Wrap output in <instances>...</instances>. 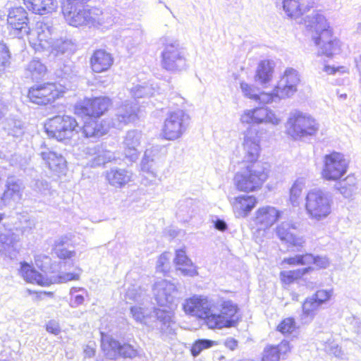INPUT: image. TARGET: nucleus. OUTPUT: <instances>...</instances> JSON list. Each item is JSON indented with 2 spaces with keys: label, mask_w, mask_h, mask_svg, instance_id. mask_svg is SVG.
Returning <instances> with one entry per match:
<instances>
[{
  "label": "nucleus",
  "mask_w": 361,
  "mask_h": 361,
  "mask_svg": "<svg viewBox=\"0 0 361 361\" xmlns=\"http://www.w3.org/2000/svg\"><path fill=\"white\" fill-rule=\"evenodd\" d=\"M112 99L107 96L85 97L73 106V113L82 118L80 126L77 119L68 114H57L47 118L43 130L47 137L65 145L75 140L80 130L85 138H99L105 135L109 125L99 118L112 106Z\"/></svg>",
  "instance_id": "obj_1"
},
{
  "label": "nucleus",
  "mask_w": 361,
  "mask_h": 361,
  "mask_svg": "<svg viewBox=\"0 0 361 361\" xmlns=\"http://www.w3.org/2000/svg\"><path fill=\"white\" fill-rule=\"evenodd\" d=\"M262 132L250 127L245 132L243 145L246 150V161L249 165L233 176V184L237 191L249 193L259 190L269 178V170L256 164L259 156V142Z\"/></svg>",
  "instance_id": "obj_2"
},
{
  "label": "nucleus",
  "mask_w": 361,
  "mask_h": 361,
  "mask_svg": "<svg viewBox=\"0 0 361 361\" xmlns=\"http://www.w3.org/2000/svg\"><path fill=\"white\" fill-rule=\"evenodd\" d=\"M307 31L322 54L332 56L341 49V42L321 11H317L304 20Z\"/></svg>",
  "instance_id": "obj_3"
},
{
  "label": "nucleus",
  "mask_w": 361,
  "mask_h": 361,
  "mask_svg": "<svg viewBox=\"0 0 361 361\" xmlns=\"http://www.w3.org/2000/svg\"><path fill=\"white\" fill-rule=\"evenodd\" d=\"M329 264L330 261L326 257L314 255L310 252L286 257L280 262L281 268L285 269L286 266H302L304 267L291 270H281L279 273L280 281L283 286H289L302 280L305 275L314 271L324 269Z\"/></svg>",
  "instance_id": "obj_4"
},
{
  "label": "nucleus",
  "mask_w": 361,
  "mask_h": 361,
  "mask_svg": "<svg viewBox=\"0 0 361 361\" xmlns=\"http://www.w3.org/2000/svg\"><path fill=\"white\" fill-rule=\"evenodd\" d=\"M280 81L282 82V86L276 85L271 92L256 93V87L245 82H240V88L245 97L259 103L268 104L272 102L276 98L285 99L292 96L296 92L297 86L300 80L295 70L287 68Z\"/></svg>",
  "instance_id": "obj_5"
},
{
  "label": "nucleus",
  "mask_w": 361,
  "mask_h": 361,
  "mask_svg": "<svg viewBox=\"0 0 361 361\" xmlns=\"http://www.w3.org/2000/svg\"><path fill=\"white\" fill-rule=\"evenodd\" d=\"M77 0H66L62 5V13L71 26H92L100 23L103 12L97 8L79 9Z\"/></svg>",
  "instance_id": "obj_6"
},
{
  "label": "nucleus",
  "mask_w": 361,
  "mask_h": 361,
  "mask_svg": "<svg viewBox=\"0 0 361 361\" xmlns=\"http://www.w3.org/2000/svg\"><path fill=\"white\" fill-rule=\"evenodd\" d=\"M65 90L54 82H35L27 88L26 98L27 102L39 106L53 105L58 99L63 97Z\"/></svg>",
  "instance_id": "obj_7"
},
{
  "label": "nucleus",
  "mask_w": 361,
  "mask_h": 361,
  "mask_svg": "<svg viewBox=\"0 0 361 361\" xmlns=\"http://www.w3.org/2000/svg\"><path fill=\"white\" fill-rule=\"evenodd\" d=\"M305 209L310 218L321 220L331 213V201L323 191L310 190L305 197Z\"/></svg>",
  "instance_id": "obj_8"
},
{
  "label": "nucleus",
  "mask_w": 361,
  "mask_h": 361,
  "mask_svg": "<svg viewBox=\"0 0 361 361\" xmlns=\"http://www.w3.org/2000/svg\"><path fill=\"white\" fill-rule=\"evenodd\" d=\"M317 130L315 120L301 113L293 115L288 121L286 134L292 139L296 140L312 135Z\"/></svg>",
  "instance_id": "obj_9"
},
{
  "label": "nucleus",
  "mask_w": 361,
  "mask_h": 361,
  "mask_svg": "<svg viewBox=\"0 0 361 361\" xmlns=\"http://www.w3.org/2000/svg\"><path fill=\"white\" fill-rule=\"evenodd\" d=\"M348 167V162L343 154L331 152L324 157L322 177L326 180H338L346 173Z\"/></svg>",
  "instance_id": "obj_10"
},
{
  "label": "nucleus",
  "mask_w": 361,
  "mask_h": 361,
  "mask_svg": "<svg viewBox=\"0 0 361 361\" xmlns=\"http://www.w3.org/2000/svg\"><path fill=\"white\" fill-rule=\"evenodd\" d=\"M188 118V116L182 110L170 112L163 125V137L168 140L179 138L185 131Z\"/></svg>",
  "instance_id": "obj_11"
},
{
  "label": "nucleus",
  "mask_w": 361,
  "mask_h": 361,
  "mask_svg": "<svg viewBox=\"0 0 361 361\" xmlns=\"http://www.w3.org/2000/svg\"><path fill=\"white\" fill-rule=\"evenodd\" d=\"M240 121L243 124L253 126L262 123L276 125L281 120L268 108L258 106L244 111L240 116Z\"/></svg>",
  "instance_id": "obj_12"
},
{
  "label": "nucleus",
  "mask_w": 361,
  "mask_h": 361,
  "mask_svg": "<svg viewBox=\"0 0 361 361\" xmlns=\"http://www.w3.org/2000/svg\"><path fill=\"white\" fill-rule=\"evenodd\" d=\"M36 269L32 264L23 261L20 262L18 274L27 283L47 287L54 283L51 278L43 274V268L37 264Z\"/></svg>",
  "instance_id": "obj_13"
},
{
  "label": "nucleus",
  "mask_w": 361,
  "mask_h": 361,
  "mask_svg": "<svg viewBox=\"0 0 361 361\" xmlns=\"http://www.w3.org/2000/svg\"><path fill=\"white\" fill-rule=\"evenodd\" d=\"M27 35L30 46L37 51L48 49L51 45V32L47 24L37 22L32 29H30Z\"/></svg>",
  "instance_id": "obj_14"
},
{
  "label": "nucleus",
  "mask_w": 361,
  "mask_h": 361,
  "mask_svg": "<svg viewBox=\"0 0 361 361\" xmlns=\"http://www.w3.org/2000/svg\"><path fill=\"white\" fill-rule=\"evenodd\" d=\"M101 348L106 355L113 354L111 359H116L118 357L133 358L137 355V350L131 345L121 344L118 341L109 337L102 338Z\"/></svg>",
  "instance_id": "obj_15"
},
{
  "label": "nucleus",
  "mask_w": 361,
  "mask_h": 361,
  "mask_svg": "<svg viewBox=\"0 0 361 361\" xmlns=\"http://www.w3.org/2000/svg\"><path fill=\"white\" fill-rule=\"evenodd\" d=\"M7 24L19 37L27 34L30 27L29 17L25 8L20 6L11 8L8 14Z\"/></svg>",
  "instance_id": "obj_16"
},
{
  "label": "nucleus",
  "mask_w": 361,
  "mask_h": 361,
  "mask_svg": "<svg viewBox=\"0 0 361 361\" xmlns=\"http://www.w3.org/2000/svg\"><path fill=\"white\" fill-rule=\"evenodd\" d=\"M114 63L113 54L105 49H96L92 51L90 59V68L94 73H102L109 71Z\"/></svg>",
  "instance_id": "obj_17"
},
{
  "label": "nucleus",
  "mask_w": 361,
  "mask_h": 361,
  "mask_svg": "<svg viewBox=\"0 0 361 361\" xmlns=\"http://www.w3.org/2000/svg\"><path fill=\"white\" fill-rule=\"evenodd\" d=\"M212 305L206 297L193 295L187 298L183 305V310L185 314L202 319L205 314L212 311Z\"/></svg>",
  "instance_id": "obj_18"
},
{
  "label": "nucleus",
  "mask_w": 361,
  "mask_h": 361,
  "mask_svg": "<svg viewBox=\"0 0 361 361\" xmlns=\"http://www.w3.org/2000/svg\"><path fill=\"white\" fill-rule=\"evenodd\" d=\"M46 166L58 177L66 174L68 166L67 161L61 154L53 150L47 149L39 154Z\"/></svg>",
  "instance_id": "obj_19"
},
{
  "label": "nucleus",
  "mask_w": 361,
  "mask_h": 361,
  "mask_svg": "<svg viewBox=\"0 0 361 361\" xmlns=\"http://www.w3.org/2000/svg\"><path fill=\"white\" fill-rule=\"evenodd\" d=\"M279 238L288 246L302 247L305 243L302 237L299 235L297 228L289 224H281L276 228Z\"/></svg>",
  "instance_id": "obj_20"
},
{
  "label": "nucleus",
  "mask_w": 361,
  "mask_h": 361,
  "mask_svg": "<svg viewBox=\"0 0 361 361\" xmlns=\"http://www.w3.org/2000/svg\"><path fill=\"white\" fill-rule=\"evenodd\" d=\"M282 212L271 206L259 207L255 212V221L263 229H268L281 217Z\"/></svg>",
  "instance_id": "obj_21"
},
{
  "label": "nucleus",
  "mask_w": 361,
  "mask_h": 361,
  "mask_svg": "<svg viewBox=\"0 0 361 361\" xmlns=\"http://www.w3.org/2000/svg\"><path fill=\"white\" fill-rule=\"evenodd\" d=\"M290 343L287 340H282L276 345H267L263 350L261 361H280L290 352Z\"/></svg>",
  "instance_id": "obj_22"
},
{
  "label": "nucleus",
  "mask_w": 361,
  "mask_h": 361,
  "mask_svg": "<svg viewBox=\"0 0 361 361\" xmlns=\"http://www.w3.org/2000/svg\"><path fill=\"white\" fill-rule=\"evenodd\" d=\"M257 204V199L254 195H241L233 199L232 207L238 217L247 216Z\"/></svg>",
  "instance_id": "obj_23"
},
{
  "label": "nucleus",
  "mask_w": 361,
  "mask_h": 361,
  "mask_svg": "<svg viewBox=\"0 0 361 361\" xmlns=\"http://www.w3.org/2000/svg\"><path fill=\"white\" fill-rule=\"evenodd\" d=\"M220 314L226 328L235 327L241 321V314L238 305L231 300L224 301L221 304Z\"/></svg>",
  "instance_id": "obj_24"
},
{
  "label": "nucleus",
  "mask_w": 361,
  "mask_h": 361,
  "mask_svg": "<svg viewBox=\"0 0 361 361\" xmlns=\"http://www.w3.org/2000/svg\"><path fill=\"white\" fill-rule=\"evenodd\" d=\"M25 8L32 14L47 15L56 8V0H22Z\"/></svg>",
  "instance_id": "obj_25"
},
{
  "label": "nucleus",
  "mask_w": 361,
  "mask_h": 361,
  "mask_svg": "<svg viewBox=\"0 0 361 361\" xmlns=\"http://www.w3.org/2000/svg\"><path fill=\"white\" fill-rule=\"evenodd\" d=\"M283 8L286 13L292 18H299L314 6V2H307L305 0H283Z\"/></svg>",
  "instance_id": "obj_26"
},
{
  "label": "nucleus",
  "mask_w": 361,
  "mask_h": 361,
  "mask_svg": "<svg viewBox=\"0 0 361 361\" xmlns=\"http://www.w3.org/2000/svg\"><path fill=\"white\" fill-rule=\"evenodd\" d=\"M274 62L269 59L259 61L257 65L255 80L262 85H266L272 80Z\"/></svg>",
  "instance_id": "obj_27"
},
{
  "label": "nucleus",
  "mask_w": 361,
  "mask_h": 361,
  "mask_svg": "<svg viewBox=\"0 0 361 361\" xmlns=\"http://www.w3.org/2000/svg\"><path fill=\"white\" fill-rule=\"evenodd\" d=\"M70 239L67 236H63L56 240L53 245V252L60 259L66 261L75 257L76 253L70 249Z\"/></svg>",
  "instance_id": "obj_28"
},
{
  "label": "nucleus",
  "mask_w": 361,
  "mask_h": 361,
  "mask_svg": "<svg viewBox=\"0 0 361 361\" xmlns=\"http://www.w3.org/2000/svg\"><path fill=\"white\" fill-rule=\"evenodd\" d=\"M183 61L182 56H180L178 49L171 45L166 48L162 54L163 67L169 71L176 69L179 66L178 62Z\"/></svg>",
  "instance_id": "obj_29"
},
{
  "label": "nucleus",
  "mask_w": 361,
  "mask_h": 361,
  "mask_svg": "<svg viewBox=\"0 0 361 361\" xmlns=\"http://www.w3.org/2000/svg\"><path fill=\"white\" fill-rule=\"evenodd\" d=\"M299 329V325L294 317H286L279 321L276 331L284 336H290Z\"/></svg>",
  "instance_id": "obj_30"
},
{
  "label": "nucleus",
  "mask_w": 361,
  "mask_h": 361,
  "mask_svg": "<svg viewBox=\"0 0 361 361\" xmlns=\"http://www.w3.org/2000/svg\"><path fill=\"white\" fill-rule=\"evenodd\" d=\"M106 178L111 185L121 188L130 181V176L126 170L114 169L107 173Z\"/></svg>",
  "instance_id": "obj_31"
},
{
  "label": "nucleus",
  "mask_w": 361,
  "mask_h": 361,
  "mask_svg": "<svg viewBox=\"0 0 361 361\" xmlns=\"http://www.w3.org/2000/svg\"><path fill=\"white\" fill-rule=\"evenodd\" d=\"M202 319L204 324L209 329L214 330L226 328V324L220 313H212L211 311L209 313L205 314Z\"/></svg>",
  "instance_id": "obj_32"
},
{
  "label": "nucleus",
  "mask_w": 361,
  "mask_h": 361,
  "mask_svg": "<svg viewBox=\"0 0 361 361\" xmlns=\"http://www.w3.org/2000/svg\"><path fill=\"white\" fill-rule=\"evenodd\" d=\"M27 71L32 80L43 77L47 73L46 66L39 60H32L27 66Z\"/></svg>",
  "instance_id": "obj_33"
},
{
  "label": "nucleus",
  "mask_w": 361,
  "mask_h": 361,
  "mask_svg": "<svg viewBox=\"0 0 361 361\" xmlns=\"http://www.w3.org/2000/svg\"><path fill=\"white\" fill-rule=\"evenodd\" d=\"M321 305L312 298H306L302 305V314L312 319L318 312Z\"/></svg>",
  "instance_id": "obj_34"
},
{
  "label": "nucleus",
  "mask_w": 361,
  "mask_h": 361,
  "mask_svg": "<svg viewBox=\"0 0 361 361\" xmlns=\"http://www.w3.org/2000/svg\"><path fill=\"white\" fill-rule=\"evenodd\" d=\"M215 345H216L215 341L209 339H197L192 343L190 351L193 357H196L202 350L210 348Z\"/></svg>",
  "instance_id": "obj_35"
},
{
  "label": "nucleus",
  "mask_w": 361,
  "mask_h": 361,
  "mask_svg": "<svg viewBox=\"0 0 361 361\" xmlns=\"http://www.w3.org/2000/svg\"><path fill=\"white\" fill-rule=\"evenodd\" d=\"M11 53L8 47L0 42V73L5 72L11 65Z\"/></svg>",
  "instance_id": "obj_36"
},
{
  "label": "nucleus",
  "mask_w": 361,
  "mask_h": 361,
  "mask_svg": "<svg viewBox=\"0 0 361 361\" xmlns=\"http://www.w3.org/2000/svg\"><path fill=\"white\" fill-rule=\"evenodd\" d=\"M331 296L332 291L331 290L319 289L317 290L311 298L322 306L323 304L328 302Z\"/></svg>",
  "instance_id": "obj_37"
},
{
  "label": "nucleus",
  "mask_w": 361,
  "mask_h": 361,
  "mask_svg": "<svg viewBox=\"0 0 361 361\" xmlns=\"http://www.w3.org/2000/svg\"><path fill=\"white\" fill-rule=\"evenodd\" d=\"M77 272H66L60 274L58 276V281L60 283H67L71 281H78L80 279L81 269L79 267L76 268Z\"/></svg>",
  "instance_id": "obj_38"
},
{
  "label": "nucleus",
  "mask_w": 361,
  "mask_h": 361,
  "mask_svg": "<svg viewBox=\"0 0 361 361\" xmlns=\"http://www.w3.org/2000/svg\"><path fill=\"white\" fill-rule=\"evenodd\" d=\"M302 186L300 184L295 183L290 189L289 200L293 204L297 203L302 195Z\"/></svg>",
  "instance_id": "obj_39"
},
{
  "label": "nucleus",
  "mask_w": 361,
  "mask_h": 361,
  "mask_svg": "<svg viewBox=\"0 0 361 361\" xmlns=\"http://www.w3.org/2000/svg\"><path fill=\"white\" fill-rule=\"evenodd\" d=\"M27 294L33 296V300L35 302L40 301L43 300L45 297H54V293L51 291H38L27 289Z\"/></svg>",
  "instance_id": "obj_40"
},
{
  "label": "nucleus",
  "mask_w": 361,
  "mask_h": 361,
  "mask_svg": "<svg viewBox=\"0 0 361 361\" xmlns=\"http://www.w3.org/2000/svg\"><path fill=\"white\" fill-rule=\"evenodd\" d=\"M178 269L185 276H192L197 274V271L195 266L192 264L191 260L184 265H181L178 267Z\"/></svg>",
  "instance_id": "obj_41"
},
{
  "label": "nucleus",
  "mask_w": 361,
  "mask_h": 361,
  "mask_svg": "<svg viewBox=\"0 0 361 361\" xmlns=\"http://www.w3.org/2000/svg\"><path fill=\"white\" fill-rule=\"evenodd\" d=\"M14 240L9 235H1L0 234V252L6 250L11 246H13Z\"/></svg>",
  "instance_id": "obj_42"
},
{
  "label": "nucleus",
  "mask_w": 361,
  "mask_h": 361,
  "mask_svg": "<svg viewBox=\"0 0 361 361\" xmlns=\"http://www.w3.org/2000/svg\"><path fill=\"white\" fill-rule=\"evenodd\" d=\"M190 259L187 257L185 250L180 249L176 251L175 263L176 265L180 267L190 262Z\"/></svg>",
  "instance_id": "obj_43"
},
{
  "label": "nucleus",
  "mask_w": 361,
  "mask_h": 361,
  "mask_svg": "<svg viewBox=\"0 0 361 361\" xmlns=\"http://www.w3.org/2000/svg\"><path fill=\"white\" fill-rule=\"evenodd\" d=\"M46 330L51 334L58 335L61 332V328L58 322L55 321H49L46 324Z\"/></svg>",
  "instance_id": "obj_44"
},
{
  "label": "nucleus",
  "mask_w": 361,
  "mask_h": 361,
  "mask_svg": "<svg viewBox=\"0 0 361 361\" xmlns=\"http://www.w3.org/2000/svg\"><path fill=\"white\" fill-rule=\"evenodd\" d=\"M324 71L327 75H335L337 73H345L346 72L345 68L344 66H331L329 65H326L324 67Z\"/></svg>",
  "instance_id": "obj_45"
},
{
  "label": "nucleus",
  "mask_w": 361,
  "mask_h": 361,
  "mask_svg": "<svg viewBox=\"0 0 361 361\" xmlns=\"http://www.w3.org/2000/svg\"><path fill=\"white\" fill-rule=\"evenodd\" d=\"M130 312L133 318L139 322H142L145 318L142 309L140 307H132L130 308Z\"/></svg>",
  "instance_id": "obj_46"
},
{
  "label": "nucleus",
  "mask_w": 361,
  "mask_h": 361,
  "mask_svg": "<svg viewBox=\"0 0 361 361\" xmlns=\"http://www.w3.org/2000/svg\"><path fill=\"white\" fill-rule=\"evenodd\" d=\"M136 116L135 114L132 113H127V114H118L117 116V119L120 123H122L123 124H128L130 122L132 121V120Z\"/></svg>",
  "instance_id": "obj_47"
},
{
  "label": "nucleus",
  "mask_w": 361,
  "mask_h": 361,
  "mask_svg": "<svg viewBox=\"0 0 361 361\" xmlns=\"http://www.w3.org/2000/svg\"><path fill=\"white\" fill-rule=\"evenodd\" d=\"M224 345L230 350H235L238 348V342L234 338H228L224 341Z\"/></svg>",
  "instance_id": "obj_48"
},
{
  "label": "nucleus",
  "mask_w": 361,
  "mask_h": 361,
  "mask_svg": "<svg viewBox=\"0 0 361 361\" xmlns=\"http://www.w3.org/2000/svg\"><path fill=\"white\" fill-rule=\"evenodd\" d=\"M215 228L221 231H224L227 228L226 223L223 220L218 219L214 223Z\"/></svg>",
  "instance_id": "obj_49"
},
{
  "label": "nucleus",
  "mask_w": 361,
  "mask_h": 361,
  "mask_svg": "<svg viewBox=\"0 0 361 361\" xmlns=\"http://www.w3.org/2000/svg\"><path fill=\"white\" fill-rule=\"evenodd\" d=\"M84 298L81 295H76L74 296V302L77 305L82 303Z\"/></svg>",
  "instance_id": "obj_50"
},
{
  "label": "nucleus",
  "mask_w": 361,
  "mask_h": 361,
  "mask_svg": "<svg viewBox=\"0 0 361 361\" xmlns=\"http://www.w3.org/2000/svg\"><path fill=\"white\" fill-rule=\"evenodd\" d=\"M11 185V186H13V188H15L16 189V190H17L18 192H19V190H19V185H18V184H16V183H12Z\"/></svg>",
  "instance_id": "obj_51"
},
{
  "label": "nucleus",
  "mask_w": 361,
  "mask_h": 361,
  "mask_svg": "<svg viewBox=\"0 0 361 361\" xmlns=\"http://www.w3.org/2000/svg\"><path fill=\"white\" fill-rule=\"evenodd\" d=\"M77 1L82 4H86L87 2L90 1V0H77Z\"/></svg>",
  "instance_id": "obj_52"
},
{
  "label": "nucleus",
  "mask_w": 361,
  "mask_h": 361,
  "mask_svg": "<svg viewBox=\"0 0 361 361\" xmlns=\"http://www.w3.org/2000/svg\"><path fill=\"white\" fill-rule=\"evenodd\" d=\"M2 219H3V215L0 214V222L1 221Z\"/></svg>",
  "instance_id": "obj_53"
},
{
  "label": "nucleus",
  "mask_w": 361,
  "mask_h": 361,
  "mask_svg": "<svg viewBox=\"0 0 361 361\" xmlns=\"http://www.w3.org/2000/svg\"><path fill=\"white\" fill-rule=\"evenodd\" d=\"M90 351H91L92 353H94V349H92V348H90Z\"/></svg>",
  "instance_id": "obj_54"
}]
</instances>
